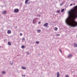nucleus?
<instances>
[{
  "mask_svg": "<svg viewBox=\"0 0 77 77\" xmlns=\"http://www.w3.org/2000/svg\"><path fill=\"white\" fill-rule=\"evenodd\" d=\"M14 12L17 13V12H19V9L18 8L15 9L14 10Z\"/></svg>",
  "mask_w": 77,
  "mask_h": 77,
  "instance_id": "1",
  "label": "nucleus"
},
{
  "mask_svg": "<svg viewBox=\"0 0 77 77\" xmlns=\"http://www.w3.org/2000/svg\"><path fill=\"white\" fill-rule=\"evenodd\" d=\"M36 19H34L33 21V23L35 24L36 23Z\"/></svg>",
  "mask_w": 77,
  "mask_h": 77,
  "instance_id": "2",
  "label": "nucleus"
},
{
  "mask_svg": "<svg viewBox=\"0 0 77 77\" xmlns=\"http://www.w3.org/2000/svg\"><path fill=\"white\" fill-rule=\"evenodd\" d=\"M48 23H46V24H45L44 25V26H45L46 27H47L48 26Z\"/></svg>",
  "mask_w": 77,
  "mask_h": 77,
  "instance_id": "3",
  "label": "nucleus"
},
{
  "mask_svg": "<svg viewBox=\"0 0 77 77\" xmlns=\"http://www.w3.org/2000/svg\"><path fill=\"white\" fill-rule=\"evenodd\" d=\"M57 77H59V76H60V73H59V72H58L57 73Z\"/></svg>",
  "mask_w": 77,
  "mask_h": 77,
  "instance_id": "4",
  "label": "nucleus"
},
{
  "mask_svg": "<svg viewBox=\"0 0 77 77\" xmlns=\"http://www.w3.org/2000/svg\"><path fill=\"white\" fill-rule=\"evenodd\" d=\"M11 31L10 30H9L8 31V34H11Z\"/></svg>",
  "mask_w": 77,
  "mask_h": 77,
  "instance_id": "5",
  "label": "nucleus"
},
{
  "mask_svg": "<svg viewBox=\"0 0 77 77\" xmlns=\"http://www.w3.org/2000/svg\"><path fill=\"white\" fill-rule=\"evenodd\" d=\"M10 64L11 65H13L14 64V61H10Z\"/></svg>",
  "mask_w": 77,
  "mask_h": 77,
  "instance_id": "6",
  "label": "nucleus"
},
{
  "mask_svg": "<svg viewBox=\"0 0 77 77\" xmlns=\"http://www.w3.org/2000/svg\"><path fill=\"white\" fill-rule=\"evenodd\" d=\"M3 14H4V15H5L7 13L6 11H3Z\"/></svg>",
  "mask_w": 77,
  "mask_h": 77,
  "instance_id": "7",
  "label": "nucleus"
},
{
  "mask_svg": "<svg viewBox=\"0 0 77 77\" xmlns=\"http://www.w3.org/2000/svg\"><path fill=\"white\" fill-rule=\"evenodd\" d=\"M29 1V0H26L25 2V4H26L27 3H28Z\"/></svg>",
  "mask_w": 77,
  "mask_h": 77,
  "instance_id": "8",
  "label": "nucleus"
},
{
  "mask_svg": "<svg viewBox=\"0 0 77 77\" xmlns=\"http://www.w3.org/2000/svg\"><path fill=\"white\" fill-rule=\"evenodd\" d=\"M72 54H69L68 55V57H72Z\"/></svg>",
  "mask_w": 77,
  "mask_h": 77,
  "instance_id": "9",
  "label": "nucleus"
},
{
  "mask_svg": "<svg viewBox=\"0 0 77 77\" xmlns=\"http://www.w3.org/2000/svg\"><path fill=\"white\" fill-rule=\"evenodd\" d=\"M22 69H26V67L23 66L22 67Z\"/></svg>",
  "mask_w": 77,
  "mask_h": 77,
  "instance_id": "10",
  "label": "nucleus"
},
{
  "mask_svg": "<svg viewBox=\"0 0 77 77\" xmlns=\"http://www.w3.org/2000/svg\"><path fill=\"white\" fill-rule=\"evenodd\" d=\"M2 73L3 74H5L6 73V72L5 71H3L2 72Z\"/></svg>",
  "mask_w": 77,
  "mask_h": 77,
  "instance_id": "11",
  "label": "nucleus"
},
{
  "mask_svg": "<svg viewBox=\"0 0 77 77\" xmlns=\"http://www.w3.org/2000/svg\"><path fill=\"white\" fill-rule=\"evenodd\" d=\"M8 45H11V43L9 42H8Z\"/></svg>",
  "mask_w": 77,
  "mask_h": 77,
  "instance_id": "12",
  "label": "nucleus"
},
{
  "mask_svg": "<svg viewBox=\"0 0 77 77\" xmlns=\"http://www.w3.org/2000/svg\"><path fill=\"white\" fill-rule=\"evenodd\" d=\"M54 30H55V31H57V28L56 27L54 28Z\"/></svg>",
  "mask_w": 77,
  "mask_h": 77,
  "instance_id": "13",
  "label": "nucleus"
},
{
  "mask_svg": "<svg viewBox=\"0 0 77 77\" xmlns=\"http://www.w3.org/2000/svg\"><path fill=\"white\" fill-rule=\"evenodd\" d=\"M64 8H63V9H62L61 10V12H63V11H64Z\"/></svg>",
  "mask_w": 77,
  "mask_h": 77,
  "instance_id": "14",
  "label": "nucleus"
},
{
  "mask_svg": "<svg viewBox=\"0 0 77 77\" xmlns=\"http://www.w3.org/2000/svg\"><path fill=\"white\" fill-rule=\"evenodd\" d=\"M35 43H36V44H39V42L38 41H36L35 42Z\"/></svg>",
  "mask_w": 77,
  "mask_h": 77,
  "instance_id": "15",
  "label": "nucleus"
},
{
  "mask_svg": "<svg viewBox=\"0 0 77 77\" xmlns=\"http://www.w3.org/2000/svg\"><path fill=\"white\" fill-rule=\"evenodd\" d=\"M63 5V2H62L61 4H60V6H62V5Z\"/></svg>",
  "mask_w": 77,
  "mask_h": 77,
  "instance_id": "16",
  "label": "nucleus"
},
{
  "mask_svg": "<svg viewBox=\"0 0 77 77\" xmlns=\"http://www.w3.org/2000/svg\"><path fill=\"white\" fill-rule=\"evenodd\" d=\"M74 45H75V47L76 46V47H77V44H76L75 43H74Z\"/></svg>",
  "mask_w": 77,
  "mask_h": 77,
  "instance_id": "17",
  "label": "nucleus"
},
{
  "mask_svg": "<svg viewBox=\"0 0 77 77\" xmlns=\"http://www.w3.org/2000/svg\"><path fill=\"white\" fill-rule=\"evenodd\" d=\"M24 45H22L21 46V48H24Z\"/></svg>",
  "mask_w": 77,
  "mask_h": 77,
  "instance_id": "18",
  "label": "nucleus"
},
{
  "mask_svg": "<svg viewBox=\"0 0 77 77\" xmlns=\"http://www.w3.org/2000/svg\"><path fill=\"white\" fill-rule=\"evenodd\" d=\"M38 32H40L39 33L41 32V30L40 29H38L37 30Z\"/></svg>",
  "mask_w": 77,
  "mask_h": 77,
  "instance_id": "19",
  "label": "nucleus"
},
{
  "mask_svg": "<svg viewBox=\"0 0 77 77\" xmlns=\"http://www.w3.org/2000/svg\"><path fill=\"white\" fill-rule=\"evenodd\" d=\"M57 12L59 13V12H60V10L57 11Z\"/></svg>",
  "mask_w": 77,
  "mask_h": 77,
  "instance_id": "20",
  "label": "nucleus"
},
{
  "mask_svg": "<svg viewBox=\"0 0 77 77\" xmlns=\"http://www.w3.org/2000/svg\"><path fill=\"white\" fill-rule=\"evenodd\" d=\"M56 35L57 36H60V34H57Z\"/></svg>",
  "mask_w": 77,
  "mask_h": 77,
  "instance_id": "21",
  "label": "nucleus"
},
{
  "mask_svg": "<svg viewBox=\"0 0 77 77\" xmlns=\"http://www.w3.org/2000/svg\"><path fill=\"white\" fill-rule=\"evenodd\" d=\"M66 77H69V76H68V75H66Z\"/></svg>",
  "mask_w": 77,
  "mask_h": 77,
  "instance_id": "22",
  "label": "nucleus"
},
{
  "mask_svg": "<svg viewBox=\"0 0 77 77\" xmlns=\"http://www.w3.org/2000/svg\"><path fill=\"white\" fill-rule=\"evenodd\" d=\"M7 41V39H5L4 40V41Z\"/></svg>",
  "mask_w": 77,
  "mask_h": 77,
  "instance_id": "23",
  "label": "nucleus"
},
{
  "mask_svg": "<svg viewBox=\"0 0 77 77\" xmlns=\"http://www.w3.org/2000/svg\"><path fill=\"white\" fill-rule=\"evenodd\" d=\"M29 4H30V2L28 3V5H29Z\"/></svg>",
  "mask_w": 77,
  "mask_h": 77,
  "instance_id": "24",
  "label": "nucleus"
},
{
  "mask_svg": "<svg viewBox=\"0 0 77 77\" xmlns=\"http://www.w3.org/2000/svg\"><path fill=\"white\" fill-rule=\"evenodd\" d=\"M20 36H22V33H20Z\"/></svg>",
  "mask_w": 77,
  "mask_h": 77,
  "instance_id": "25",
  "label": "nucleus"
},
{
  "mask_svg": "<svg viewBox=\"0 0 77 77\" xmlns=\"http://www.w3.org/2000/svg\"><path fill=\"white\" fill-rule=\"evenodd\" d=\"M60 52H61V53H62V50H61L60 49Z\"/></svg>",
  "mask_w": 77,
  "mask_h": 77,
  "instance_id": "26",
  "label": "nucleus"
},
{
  "mask_svg": "<svg viewBox=\"0 0 77 77\" xmlns=\"http://www.w3.org/2000/svg\"><path fill=\"white\" fill-rule=\"evenodd\" d=\"M25 39V38H23L22 39L23 41H24Z\"/></svg>",
  "mask_w": 77,
  "mask_h": 77,
  "instance_id": "27",
  "label": "nucleus"
},
{
  "mask_svg": "<svg viewBox=\"0 0 77 77\" xmlns=\"http://www.w3.org/2000/svg\"><path fill=\"white\" fill-rule=\"evenodd\" d=\"M17 26H16L15 27V29H17Z\"/></svg>",
  "mask_w": 77,
  "mask_h": 77,
  "instance_id": "28",
  "label": "nucleus"
},
{
  "mask_svg": "<svg viewBox=\"0 0 77 77\" xmlns=\"http://www.w3.org/2000/svg\"><path fill=\"white\" fill-rule=\"evenodd\" d=\"M27 54L29 55V53L28 52V53H27Z\"/></svg>",
  "mask_w": 77,
  "mask_h": 77,
  "instance_id": "29",
  "label": "nucleus"
},
{
  "mask_svg": "<svg viewBox=\"0 0 77 77\" xmlns=\"http://www.w3.org/2000/svg\"><path fill=\"white\" fill-rule=\"evenodd\" d=\"M70 6H72V4H70Z\"/></svg>",
  "mask_w": 77,
  "mask_h": 77,
  "instance_id": "30",
  "label": "nucleus"
},
{
  "mask_svg": "<svg viewBox=\"0 0 77 77\" xmlns=\"http://www.w3.org/2000/svg\"><path fill=\"white\" fill-rule=\"evenodd\" d=\"M25 76H26V75H23V76H24V77H25Z\"/></svg>",
  "mask_w": 77,
  "mask_h": 77,
  "instance_id": "31",
  "label": "nucleus"
},
{
  "mask_svg": "<svg viewBox=\"0 0 77 77\" xmlns=\"http://www.w3.org/2000/svg\"><path fill=\"white\" fill-rule=\"evenodd\" d=\"M75 5V4H73V5Z\"/></svg>",
  "mask_w": 77,
  "mask_h": 77,
  "instance_id": "32",
  "label": "nucleus"
},
{
  "mask_svg": "<svg viewBox=\"0 0 77 77\" xmlns=\"http://www.w3.org/2000/svg\"><path fill=\"white\" fill-rule=\"evenodd\" d=\"M38 23L39 24V23H40V22H39Z\"/></svg>",
  "mask_w": 77,
  "mask_h": 77,
  "instance_id": "33",
  "label": "nucleus"
},
{
  "mask_svg": "<svg viewBox=\"0 0 77 77\" xmlns=\"http://www.w3.org/2000/svg\"><path fill=\"white\" fill-rule=\"evenodd\" d=\"M1 47H2L0 46V48H1Z\"/></svg>",
  "mask_w": 77,
  "mask_h": 77,
  "instance_id": "34",
  "label": "nucleus"
},
{
  "mask_svg": "<svg viewBox=\"0 0 77 77\" xmlns=\"http://www.w3.org/2000/svg\"><path fill=\"white\" fill-rule=\"evenodd\" d=\"M22 77H23V76H24V75H22Z\"/></svg>",
  "mask_w": 77,
  "mask_h": 77,
  "instance_id": "35",
  "label": "nucleus"
},
{
  "mask_svg": "<svg viewBox=\"0 0 77 77\" xmlns=\"http://www.w3.org/2000/svg\"><path fill=\"white\" fill-rule=\"evenodd\" d=\"M20 5H21V4H20Z\"/></svg>",
  "mask_w": 77,
  "mask_h": 77,
  "instance_id": "36",
  "label": "nucleus"
}]
</instances>
